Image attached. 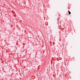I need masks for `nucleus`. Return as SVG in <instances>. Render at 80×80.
<instances>
[{
    "instance_id": "1",
    "label": "nucleus",
    "mask_w": 80,
    "mask_h": 80,
    "mask_svg": "<svg viewBox=\"0 0 80 80\" xmlns=\"http://www.w3.org/2000/svg\"><path fill=\"white\" fill-rule=\"evenodd\" d=\"M68 12L69 13V15H70V14H71V12L69 11H68Z\"/></svg>"
}]
</instances>
